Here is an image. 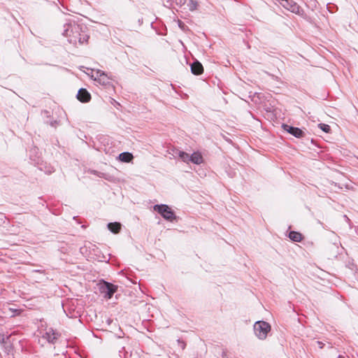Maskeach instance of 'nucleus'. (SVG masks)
Wrapping results in <instances>:
<instances>
[{
  "mask_svg": "<svg viewBox=\"0 0 358 358\" xmlns=\"http://www.w3.org/2000/svg\"><path fill=\"white\" fill-rule=\"evenodd\" d=\"M86 27L78 24L71 19L67 20L64 24L62 34L67 38L68 41L74 45H83L87 43L90 38L86 31Z\"/></svg>",
  "mask_w": 358,
  "mask_h": 358,
  "instance_id": "nucleus-1",
  "label": "nucleus"
},
{
  "mask_svg": "<svg viewBox=\"0 0 358 358\" xmlns=\"http://www.w3.org/2000/svg\"><path fill=\"white\" fill-rule=\"evenodd\" d=\"M154 210L160 214L165 220L173 222L176 219L175 213L166 204L155 205Z\"/></svg>",
  "mask_w": 358,
  "mask_h": 358,
  "instance_id": "nucleus-2",
  "label": "nucleus"
},
{
  "mask_svg": "<svg viewBox=\"0 0 358 358\" xmlns=\"http://www.w3.org/2000/svg\"><path fill=\"white\" fill-rule=\"evenodd\" d=\"M255 335L261 340L266 338L268 333L271 331V325L264 321L256 322L254 324Z\"/></svg>",
  "mask_w": 358,
  "mask_h": 358,
  "instance_id": "nucleus-3",
  "label": "nucleus"
},
{
  "mask_svg": "<svg viewBox=\"0 0 358 358\" xmlns=\"http://www.w3.org/2000/svg\"><path fill=\"white\" fill-rule=\"evenodd\" d=\"M280 3L283 8L296 15L299 16L305 15L303 9L293 0H282Z\"/></svg>",
  "mask_w": 358,
  "mask_h": 358,
  "instance_id": "nucleus-4",
  "label": "nucleus"
},
{
  "mask_svg": "<svg viewBox=\"0 0 358 358\" xmlns=\"http://www.w3.org/2000/svg\"><path fill=\"white\" fill-rule=\"evenodd\" d=\"M117 286L112 283L103 281L99 285L100 292L103 294V296L106 299H110L114 293L117 291Z\"/></svg>",
  "mask_w": 358,
  "mask_h": 358,
  "instance_id": "nucleus-5",
  "label": "nucleus"
},
{
  "mask_svg": "<svg viewBox=\"0 0 358 358\" xmlns=\"http://www.w3.org/2000/svg\"><path fill=\"white\" fill-rule=\"evenodd\" d=\"M92 78L102 85L106 86L110 84V78L101 70L93 71Z\"/></svg>",
  "mask_w": 358,
  "mask_h": 358,
  "instance_id": "nucleus-6",
  "label": "nucleus"
},
{
  "mask_svg": "<svg viewBox=\"0 0 358 358\" xmlns=\"http://www.w3.org/2000/svg\"><path fill=\"white\" fill-rule=\"evenodd\" d=\"M59 336L60 334L51 327L46 328L45 333L42 335L43 338L47 340L48 343L52 344L55 343Z\"/></svg>",
  "mask_w": 358,
  "mask_h": 358,
  "instance_id": "nucleus-7",
  "label": "nucleus"
},
{
  "mask_svg": "<svg viewBox=\"0 0 358 358\" xmlns=\"http://www.w3.org/2000/svg\"><path fill=\"white\" fill-rule=\"evenodd\" d=\"M282 128L284 129L285 131H287L289 134H292V136L296 138H302L305 135L304 132L298 127H294L284 124H282Z\"/></svg>",
  "mask_w": 358,
  "mask_h": 358,
  "instance_id": "nucleus-8",
  "label": "nucleus"
},
{
  "mask_svg": "<svg viewBox=\"0 0 358 358\" xmlns=\"http://www.w3.org/2000/svg\"><path fill=\"white\" fill-rule=\"evenodd\" d=\"M77 99L83 103H87L91 99V95L86 89L81 88L78 90Z\"/></svg>",
  "mask_w": 358,
  "mask_h": 358,
  "instance_id": "nucleus-9",
  "label": "nucleus"
},
{
  "mask_svg": "<svg viewBox=\"0 0 358 358\" xmlns=\"http://www.w3.org/2000/svg\"><path fill=\"white\" fill-rule=\"evenodd\" d=\"M191 71L194 75H200L203 72V67L199 62L195 61L191 64Z\"/></svg>",
  "mask_w": 358,
  "mask_h": 358,
  "instance_id": "nucleus-10",
  "label": "nucleus"
},
{
  "mask_svg": "<svg viewBox=\"0 0 358 358\" xmlns=\"http://www.w3.org/2000/svg\"><path fill=\"white\" fill-rule=\"evenodd\" d=\"M189 162H191L195 164H201L203 162V157L200 152H194L190 156Z\"/></svg>",
  "mask_w": 358,
  "mask_h": 358,
  "instance_id": "nucleus-11",
  "label": "nucleus"
},
{
  "mask_svg": "<svg viewBox=\"0 0 358 358\" xmlns=\"http://www.w3.org/2000/svg\"><path fill=\"white\" fill-rule=\"evenodd\" d=\"M289 238L294 242H301L303 239V236L298 231H291L289 233Z\"/></svg>",
  "mask_w": 358,
  "mask_h": 358,
  "instance_id": "nucleus-12",
  "label": "nucleus"
},
{
  "mask_svg": "<svg viewBox=\"0 0 358 358\" xmlns=\"http://www.w3.org/2000/svg\"><path fill=\"white\" fill-rule=\"evenodd\" d=\"M108 229L114 234H117L121 229V224L119 222H110L108 224Z\"/></svg>",
  "mask_w": 358,
  "mask_h": 358,
  "instance_id": "nucleus-13",
  "label": "nucleus"
},
{
  "mask_svg": "<svg viewBox=\"0 0 358 358\" xmlns=\"http://www.w3.org/2000/svg\"><path fill=\"white\" fill-rule=\"evenodd\" d=\"M132 159V154L128 152H122L119 155V159L123 162H130Z\"/></svg>",
  "mask_w": 358,
  "mask_h": 358,
  "instance_id": "nucleus-14",
  "label": "nucleus"
},
{
  "mask_svg": "<svg viewBox=\"0 0 358 358\" xmlns=\"http://www.w3.org/2000/svg\"><path fill=\"white\" fill-rule=\"evenodd\" d=\"M179 157L182 159V162L188 163L189 162L190 155L183 151H179L178 152Z\"/></svg>",
  "mask_w": 358,
  "mask_h": 358,
  "instance_id": "nucleus-15",
  "label": "nucleus"
},
{
  "mask_svg": "<svg viewBox=\"0 0 358 358\" xmlns=\"http://www.w3.org/2000/svg\"><path fill=\"white\" fill-rule=\"evenodd\" d=\"M187 6L189 10L194 11L197 9L198 2L196 0H189Z\"/></svg>",
  "mask_w": 358,
  "mask_h": 358,
  "instance_id": "nucleus-16",
  "label": "nucleus"
},
{
  "mask_svg": "<svg viewBox=\"0 0 358 358\" xmlns=\"http://www.w3.org/2000/svg\"><path fill=\"white\" fill-rule=\"evenodd\" d=\"M320 128L326 133H329L331 131V127L329 125L321 123L319 124Z\"/></svg>",
  "mask_w": 358,
  "mask_h": 358,
  "instance_id": "nucleus-17",
  "label": "nucleus"
},
{
  "mask_svg": "<svg viewBox=\"0 0 358 358\" xmlns=\"http://www.w3.org/2000/svg\"><path fill=\"white\" fill-rule=\"evenodd\" d=\"M178 27L184 31H186L188 30L187 26L181 20H178Z\"/></svg>",
  "mask_w": 358,
  "mask_h": 358,
  "instance_id": "nucleus-18",
  "label": "nucleus"
},
{
  "mask_svg": "<svg viewBox=\"0 0 358 358\" xmlns=\"http://www.w3.org/2000/svg\"><path fill=\"white\" fill-rule=\"evenodd\" d=\"M122 350H119L120 356L122 358H127V352L125 351L124 347L122 348Z\"/></svg>",
  "mask_w": 358,
  "mask_h": 358,
  "instance_id": "nucleus-19",
  "label": "nucleus"
},
{
  "mask_svg": "<svg viewBox=\"0 0 358 358\" xmlns=\"http://www.w3.org/2000/svg\"><path fill=\"white\" fill-rule=\"evenodd\" d=\"M122 350H119L120 356L122 358H127V352L125 351L124 347L122 348Z\"/></svg>",
  "mask_w": 358,
  "mask_h": 358,
  "instance_id": "nucleus-20",
  "label": "nucleus"
},
{
  "mask_svg": "<svg viewBox=\"0 0 358 358\" xmlns=\"http://www.w3.org/2000/svg\"><path fill=\"white\" fill-rule=\"evenodd\" d=\"M178 343L179 346L181 348L182 350H184L185 348L186 343L183 341H182L180 339H178Z\"/></svg>",
  "mask_w": 358,
  "mask_h": 358,
  "instance_id": "nucleus-21",
  "label": "nucleus"
},
{
  "mask_svg": "<svg viewBox=\"0 0 358 358\" xmlns=\"http://www.w3.org/2000/svg\"><path fill=\"white\" fill-rule=\"evenodd\" d=\"M173 1L176 2V3L177 5H179L180 6L184 5L187 1V0H173Z\"/></svg>",
  "mask_w": 358,
  "mask_h": 358,
  "instance_id": "nucleus-22",
  "label": "nucleus"
},
{
  "mask_svg": "<svg viewBox=\"0 0 358 358\" xmlns=\"http://www.w3.org/2000/svg\"><path fill=\"white\" fill-rule=\"evenodd\" d=\"M317 343L318 346H319L320 348H323V345L324 344L322 342L317 341Z\"/></svg>",
  "mask_w": 358,
  "mask_h": 358,
  "instance_id": "nucleus-23",
  "label": "nucleus"
},
{
  "mask_svg": "<svg viewBox=\"0 0 358 358\" xmlns=\"http://www.w3.org/2000/svg\"><path fill=\"white\" fill-rule=\"evenodd\" d=\"M138 358H140V357H138Z\"/></svg>",
  "mask_w": 358,
  "mask_h": 358,
  "instance_id": "nucleus-24",
  "label": "nucleus"
}]
</instances>
